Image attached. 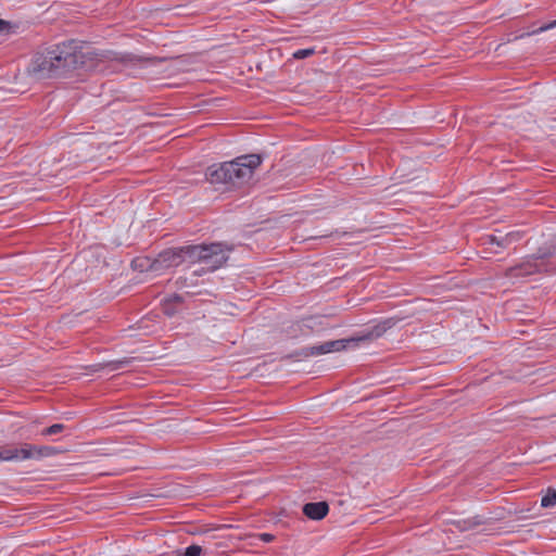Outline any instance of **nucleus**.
I'll list each match as a JSON object with an SVG mask.
<instances>
[{
    "mask_svg": "<svg viewBox=\"0 0 556 556\" xmlns=\"http://www.w3.org/2000/svg\"><path fill=\"white\" fill-rule=\"evenodd\" d=\"M181 247L162 251L149 265L150 271L159 273L163 269L176 267L184 263Z\"/></svg>",
    "mask_w": 556,
    "mask_h": 556,
    "instance_id": "423d86ee",
    "label": "nucleus"
},
{
    "mask_svg": "<svg viewBox=\"0 0 556 556\" xmlns=\"http://www.w3.org/2000/svg\"><path fill=\"white\" fill-rule=\"evenodd\" d=\"M65 426L63 424H54L42 430L41 434L45 437L54 435L64 430Z\"/></svg>",
    "mask_w": 556,
    "mask_h": 556,
    "instance_id": "dca6fc26",
    "label": "nucleus"
},
{
    "mask_svg": "<svg viewBox=\"0 0 556 556\" xmlns=\"http://www.w3.org/2000/svg\"><path fill=\"white\" fill-rule=\"evenodd\" d=\"M18 462L26 459H36V445L24 443L17 447Z\"/></svg>",
    "mask_w": 556,
    "mask_h": 556,
    "instance_id": "1a4fd4ad",
    "label": "nucleus"
},
{
    "mask_svg": "<svg viewBox=\"0 0 556 556\" xmlns=\"http://www.w3.org/2000/svg\"><path fill=\"white\" fill-rule=\"evenodd\" d=\"M9 29H10V24L3 20H0V35L3 31H9Z\"/></svg>",
    "mask_w": 556,
    "mask_h": 556,
    "instance_id": "b1692460",
    "label": "nucleus"
},
{
    "mask_svg": "<svg viewBox=\"0 0 556 556\" xmlns=\"http://www.w3.org/2000/svg\"><path fill=\"white\" fill-rule=\"evenodd\" d=\"M165 300L170 302L172 304H175L176 306H179L182 303L184 298L179 294H173L166 298Z\"/></svg>",
    "mask_w": 556,
    "mask_h": 556,
    "instance_id": "412c9836",
    "label": "nucleus"
},
{
    "mask_svg": "<svg viewBox=\"0 0 556 556\" xmlns=\"http://www.w3.org/2000/svg\"><path fill=\"white\" fill-rule=\"evenodd\" d=\"M202 553V547L199 545H190L186 548L182 556H200Z\"/></svg>",
    "mask_w": 556,
    "mask_h": 556,
    "instance_id": "6ab92c4d",
    "label": "nucleus"
},
{
    "mask_svg": "<svg viewBox=\"0 0 556 556\" xmlns=\"http://www.w3.org/2000/svg\"><path fill=\"white\" fill-rule=\"evenodd\" d=\"M9 29H10V24L3 20H0V35L3 31H9Z\"/></svg>",
    "mask_w": 556,
    "mask_h": 556,
    "instance_id": "5701e85b",
    "label": "nucleus"
},
{
    "mask_svg": "<svg viewBox=\"0 0 556 556\" xmlns=\"http://www.w3.org/2000/svg\"><path fill=\"white\" fill-rule=\"evenodd\" d=\"M483 245H496L497 248L502 249V233L498 235H485L481 238Z\"/></svg>",
    "mask_w": 556,
    "mask_h": 556,
    "instance_id": "ddd939ff",
    "label": "nucleus"
},
{
    "mask_svg": "<svg viewBox=\"0 0 556 556\" xmlns=\"http://www.w3.org/2000/svg\"><path fill=\"white\" fill-rule=\"evenodd\" d=\"M106 61H117L123 64L147 63L155 65L160 58L138 56L132 53H119L96 48L76 40H70L55 46L46 52L37 53L28 72L37 79L59 77L73 70L97 71Z\"/></svg>",
    "mask_w": 556,
    "mask_h": 556,
    "instance_id": "f257e3e1",
    "label": "nucleus"
},
{
    "mask_svg": "<svg viewBox=\"0 0 556 556\" xmlns=\"http://www.w3.org/2000/svg\"><path fill=\"white\" fill-rule=\"evenodd\" d=\"M483 523V519L480 516H475L471 519L457 520L455 526L459 531H466Z\"/></svg>",
    "mask_w": 556,
    "mask_h": 556,
    "instance_id": "9d476101",
    "label": "nucleus"
},
{
    "mask_svg": "<svg viewBox=\"0 0 556 556\" xmlns=\"http://www.w3.org/2000/svg\"><path fill=\"white\" fill-rule=\"evenodd\" d=\"M0 460L2 462H18L17 447L14 446H1L0 447Z\"/></svg>",
    "mask_w": 556,
    "mask_h": 556,
    "instance_id": "f8f14e48",
    "label": "nucleus"
},
{
    "mask_svg": "<svg viewBox=\"0 0 556 556\" xmlns=\"http://www.w3.org/2000/svg\"><path fill=\"white\" fill-rule=\"evenodd\" d=\"M261 163L260 154L240 155L230 162L211 165L205 176L212 185L237 187L248 181Z\"/></svg>",
    "mask_w": 556,
    "mask_h": 556,
    "instance_id": "f03ea898",
    "label": "nucleus"
},
{
    "mask_svg": "<svg viewBox=\"0 0 556 556\" xmlns=\"http://www.w3.org/2000/svg\"><path fill=\"white\" fill-rule=\"evenodd\" d=\"M162 309L166 316L172 317L178 312V306H176L175 304H172L170 302H168L166 300H163Z\"/></svg>",
    "mask_w": 556,
    "mask_h": 556,
    "instance_id": "f3484780",
    "label": "nucleus"
},
{
    "mask_svg": "<svg viewBox=\"0 0 556 556\" xmlns=\"http://www.w3.org/2000/svg\"><path fill=\"white\" fill-rule=\"evenodd\" d=\"M56 453H58L56 448H54L52 446H47V445L38 446V445H36V459H40V458H43V457H49V456H52V455H54Z\"/></svg>",
    "mask_w": 556,
    "mask_h": 556,
    "instance_id": "2eb2a0df",
    "label": "nucleus"
},
{
    "mask_svg": "<svg viewBox=\"0 0 556 556\" xmlns=\"http://www.w3.org/2000/svg\"><path fill=\"white\" fill-rule=\"evenodd\" d=\"M230 251L231 248L219 242L181 247L184 262H199L202 264V267L194 271L195 275H202L206 271H213L222 267L227 262V253Z\"/></svg>",
    "mask_w": 556,
    "mask_h": 556,
    "instance_id": "20e7f679",
    "label": "nucleus"
},
{
    "mask_svg": "<svg viewBox=\"0 0 556 556\" xmlns=\"http://www.w3.org/2000/svg\"><path fill=\"white\" fill-rule=\"evenodd\" d=\"M393 326L394 321L392 319H386L377 324L376 326L371 327L370 329L362 331L356 337L327 341L317 345L303 348L300 351L295 352V355L300 357H309L328 354L332 352H340L345 350L351 343L357 344L359 342L376 340Z\"/></svg>",
    "mask_w": 556,
    "mask_h": 556,
    "instance_id": "7ed1b4c3",
    "label": "nucleus"
},
{
    "mask_svg": "<svg viewBox=\"0 0 556 556\" xmlns=\"http://www.w3.org/2000/svg\"><path fill=\"white\" fill-rule=\"evenodd\" d=\"M556 504V489H548L541 500L542 507H552Z\"/></svg>",
    "mask_w": 556,
    "mask_h": 556,
    "instance_id": "4468645a",
    "label": "nucleus"
},
{
    "mask_svg": "<svg viewBox=\"0 0 556 556\" xmlns=\"http://www.w3.org/2000/svg\"><path fill=\"white\" fill-rule=\"evenodd\" d=\"M329 511L327 502H312L303 506V514L312 520L323 519Z\"/></svg>",
    "mask_w": 556,
    "mask_h": 556,
    "instance_id": "0eeeda50",
    "label": "nucleus"
},
{
    "mask_svg": "<svg viewBox=\"0 0 556 556\" xmlns=\"http://www.w3.org/2000/svg\"><path fill=\"white\" fill-rule=\"evenodd\" d=\"M315 53V50L313 48L308 49H300L293 53V58L298 60L306 59Z\"/></svg>",
    "mask_w": 556,
    "mask_h": 556,
    "instance_id": "a211bd4d",
    "label": "nucleus"
},
{
    "mask_svg": "<svg viewBox=\"0 0 556 556\" xmlns=\"http://www.w3.org/2000/svg\"><path fill=\"white\" fill-rule=\"evenodd\" d=\"M522 235L523 233L521 231H510L505 235H502V241H501L502 249H507L510 245L520 241L522 238Z\"/></svg>",
    "mask_w": 556,
    "mask_h": 556,
    "instance_id": "9b49d317",
    "label": "nucleus"
},
{
    "mask_svg": "<svg viewBox=\"0 0 556 556\" xmlns=\"http://www.w3.org/2000/svg\"><path fill=\"white\" fill-rule=\"evenodd\" d=\"M131 363V358H123V359H116V361H111V362H108V363H100V364H96V365H92L90 368L92 371H99L101 369H104V368H110V370L114 371V370H118L127 365H129Z\"/></svg>",
    "mask_w": 556,
    "mask_h": 556,
    "instance_id": "6e6552de",
    "label": "nucleus"
},
{
    "mask_svg": "<svg viewBox=\"0 0 556 556\" xmlns=\"http://www.w3.org/2000/svg\"><path fill=\"white\" fill-rule=\"evenodd\" d=\"M151 262L152 261H150V260H136L132 263L136 268H140L141 270H144V269L150 270L149 265Z\"/></svg>",
    "mask_w": 556,
    "mask_h": 556,
    "instance_id": "aec40b11",
    "label": "nucleus"
},
{
    "mask_svg": "<svg viewBox=\"0 0 556 556\" xmlns=\"http://www.w3.org/2000/svg\"><path fill=\"white\" fill-rule=\"evenodd\" d=\"M554 27H556V20L551 22V23H548V24H545V25L541 26L540 30L541 31H545V30L554 28Z\"/></svg>",
    "mask_w": 556,
    "mask_h": 556,
    "instance_id": "393cba45",
    "label": "nucleus"
},
{
    "mask_svg": "<svg viewBox=\"0 0 556 556\" xmlns=\"http://www.w3.org/2000/svg\"><path fill=\"white\" fill-rule=\"evenodd\" d=\"M258 538L265 543H269L275 539V536L270 533H262L258 535Z\"/></svg>",
    "mask_w": 556,
    "mask_h": 556,
    "instance_id": "4be33fe9",
    "label": "nucleus"
},
{
    "mask_svg": "<svg viewBox=\"0 0 556 556\" xmlns=\"http://www.w3.org/2000/svg\"><path fill=\"white\" fill-rule=\"evenodd\" d=\"M554 254V249L552 248H540L538 252L531 255L528 260L513 266L506 270V276L509 278L513 277H525L529 275H533L535 273L545 271L546 267L543 263H538L539 260H545L551 257Z\"/></svg>",
    "mask_w": 556,
    "mask_h": 556,
    "instance_id": "39448f33",
    "label": "nucleus"
}]
</instances>
